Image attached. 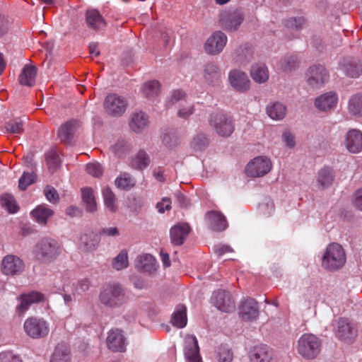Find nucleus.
I'll return each mask as SVG.
<instances>
[{
	"label": "nucleus",
	"mask_w": 362,
	"mask_h": 362,
	"mask_svg": "<svg viewBox=\"0 0 362 362\" xmlns=\"http://www.w3.org/2000/svg\"><path fill=\"white\" fill-rule=\"evenodd\" d=\"M99 300L107 308H117L127 303V297L121 285L109 284L102 288L99 294Z\"/></svg>",
	"instance_id": "f257e3e1"
},
{
	"label": "nucleus",
	"mask_w": 362,
	"mask_h": 362,
	"mask_svg": "<svg viewBox=\"0 0 362 362\" xmlns=\"http://www.w3.org/2000/svg\"><path fill=\"white\" fill-rule=\"evenodd\" d=\"M321 349L322 340L315 334H303L297 341V352L305 360L315 359Z\"/></svg>",
	"instance_id": "f03ea898"
},
{
	"label": "nucleus",
	"mask_w": 362,
	"mask_h": 362,
	"mask_svg": "<svg viewBox=\"0 0 362 362\" xmlns=\"http://www.w3.org/2000/svg\"><path fill=\"white\" fill-rule=\"evenodd\" d=\"M346 262V254L343 247L338 243L329 244L322 256V265L329 271L341 269Z\"/></svg>",
	"instance_id": "7ed1b4c3"
},
{
	"label": "nucleus",
	"mask_w": 362,
	"mask_h": 362,
	"mask_svg": "<svg viewBox=\"0 0 362 362\" xmlns=\"http://www.w3.org/2000/svg\"><path fill=\"white\" fill-rule=\"evenodd\" d=\"M334 334L339 340L352 343L358 335L356 325L346 317H339L332 321Z\"/></svg>",
	"instance_id": "20e7f679"
},
{
	"label": "nucleus",
	"mask_w": 362,
	"mask_h": 362,
	"mask_svg": "<svg viewBox=\"0 0 362 362\" xmlns=\"http://www.w3.org/2000/svg\"><path fill=\"white\" fill-rule=\"evenodd\" d=\"M60 252L61 250L58 242L50 238L41 239L35 247L36 257L42 262H52Z\"/></svg>",
	"instance_id": "39448f33"
},
{
	"label": "nucleus",
	"mask_w": 362,
	"mask_h": 362,
	"mask_svg": "<svg viewBox=\"0 0 362 362\" xmlns=\"http://www.w3.org/2000/svg\"><path fill=\"white\" fill-rule=\"evenodd\" d=\"M244 21L243 13L237 8L222 11L218 16L220 27L227 32L237 30Z\"/></svg>",
	"instance_id": "423d86ee"
},
{
	"label": "nucleus",
	"mask_w": 362,
	"mask_h": 362,
	"mask_svg": "<svg viewBox=\"0 0 362 362\" xmlns=\"http://www.w3.org/2000/svg\"><path fill=\"white\" fill-rule=\"evenodd\" d=\"M209 122L216 134L223 137L230 136L235 129L231 117L223 113L211 114Z\"/></svg>",
	"instance_id": "0eeeda50"
},
{
	"label": "nucleus",
	"mask_w": 362,
	"mask_h": 362,
	"mask_svg": "<svg viewBox=\"0 0 362 362\" xmlns=\"http://www.w3.org/2000/svg\"><path fill=\"white\" fill-rule=\"evenodd\" d=\"M127 100L116 93H109L104 102V107L108 115L114 117H120L127 107Z\"/></svg>",
	"instance_id": "6e6552de"
},
{
	"label": "nucleus",
	"mask_w": 362,
	"mask_h": 362,
	"mask_svg": "<svg viewBox=\"0 0 362 362\" xmlns=\"http://www.w3.org/2000/svg\"><path fill=\"white\" fill-rule=\"evenodd\" d=\"M24 330L31 338L38 339L46 337L49 332L48 325L42 318L31 317L24 322Z\"/></svg>",
	"instance_id": "1a4fd4ad"
},
{
	"label": "nucleus",
	"mask_w": 362,
	"mask_h": 362,
	"mask_svg": "<svg viewBox=\"0 0 362 362\" xmlns=\"http://www.w3.org/2000/svg\"><path fill=\"white\" fill-rule=\"evenodd\" d=\"M272 169L270 159L264 156H258L252 160L246 166L245 173L251 177H262Z\"/></svg>",
	"instance_id": "9d476101"
},
{
	"label": "nucleus",
	"mask_w": 362,
	"mask_h": 362,
	"mask_svg": "<svg viewBox=\"0 0 362 362\" xmlns=\"http://www.w3.org/2000/svg\"><path fill=\"white\" fill-rule=\"evenodd\" d=\"M308 83L314 88H321L329 81L327 69L321 65L310 66L306 73Z\"/></svg>",
	"instance_id": "9b49d317"
},
{
	"label": "nucleus",
	"mask_w": 362,
	"mask_h": 362,
	"mask_svg": "<svg viewBox=\"0 0 362 362\" xmlns=\"http://www.w3.org/2000/svg\"><path fill=\"white\" fill-rule=\"evenodd\" d=\"M45 300V295L39 291H33L22 293L17 298L19 303L16 307V313L18 316L21 317L29 310L32 304L42 302Z\"/></svg>",
	"instance_id": "f8f14e48"
},
{
	"label": "nucleus",
	"mask_w": 362,
	"mask_h": 362,
	"mask_svg": "<svg viewBox=\"0 0 362 362\" xmlns=\"http://www.w3.org/2000/svg\"><path fill=\"white\" fill-rule=\"evenodd\" d=\"M211 302L219 310L230 313L235 310V303L230 292L218 289L213 293Z\"/></svg>",
	"instance_id": "ddd939ff"
},
{
	"label": "nucleus",
	"mask_w": 362,
	"mask_h": 362,
	"mask_svg": "<svg viewBox=\"0 0 362 362\" xmlns=\"http://www.w3.org/2000/svg\"><path fill=\"white\" fill-rule=\"evenodd\" d=\"M228 42L226 35L221 31L214 32L206 40L204 49L211 55H216L221 53Z\"/></svg>",
	"instance_id": "4468645a"
},
{
	"label": "nucleus",
	"mask_w": 362,
	"mask_h": 362,
	"mask_svg": "<svg viewBox=\"0 0 362 362\" xmlns=\"http://www.w3.org/2000/svg\"><path fill=\"white\" fill-rule=\"evenodd\" d=\"M25 269L23 261L16 255H8L1 262L2 273L6 276H17L23 273Z\"/></svg>",
	"instance_id": "2eb2a0df"
},
{
	"label": "nucleus",
	"mask_w": 362,
	"mask_h": 362,
	"mask_svg": "<svg viewBox=\"0 0 362 362\" xmlns=\"http://www.w3.org/2000/svg\"><path fill=\"white\" fill-rule=\"evenodd\" d=\"M107 348L115 352H124L126 350V338L122 330L115 328L109 331L106 339Z\"/></svg>",
	"instance_id": "dca6fc26"
},
{
	"label": "nucleus",
	"mask_w": 362,
	"mask_h": 362,
	"mask_svg": "<svg viewBox=\"0 0 362 362\" xmlns=\"http://www.w3.org/2000/svg\"><path fill=\"white\" fill-rule=\"evenodd\" d=\"M228 82L237 90H247L250 86L247 74L239 69H233L229 71Z\"/></svg>",
	"instance_id": "f3484780"
},
{
	"label": "nucleus",
	"mask_w": 362,
	"mask_h": 362,
	"mask_svg": "<svg viewBox=\"0 0 362 362\" xmlns=\"http://www.w3.org/2000/svg\"><path fill=\"white\" fill-rule=\"evenodd\" d=\"M78 127L79 122L77 119H71L62 124L57 131V137L60 142L71 144Z\"/></svg>",
	"instance_id": "a211bd4d"
},
{
	"label": "nucleus",
	"mask_w": 362,
	"mask_h": 362,
	"mask_svg": "<svg viewBox=\"0 0 362 362\" xmlns=\"http://www.w3.org/2000/svg\"><path fill=\"white\" fill-rule=\"evenodd\" d=\"M85 22L88 28L95 32L105 29L107 22L97 9H88L85 14Z\"/></svg>",
	"instance_id": "6ab92c4d"
},
{
	"label": "nucleus",
	"mask_w": 362,
	"mask_h": 362,
	"mask_svg": "<svg viewBox=\"0 0 362 362\" xmlns=\"http://www.w3.org/2000/svg\"><path fill=\"white\" fill-rule=\"evenodd\" d=\"M239 314L245 321H252L259 315V307L257 301L251 298L244 299L240 303Z\"/></svg>",
	"instance_id": "aec40b11"
},
{
	"label": "nucleus",
	"mask_w": 362,
	"mask_h": 362,
	"mask_svg": "<svg viewBox=\"0 0 362 362\" xmlns=\"http://www.w3.org/2000/svg\"><path fill=\"white\" fill-rule=\"evenodd\" d=\"M149 116L143 111H135L131 114L129 126L132 132L141 133L149 125Z\"/></svg>",
	"instance_id": "412c9836"
},
{
	"label": "nucleus",
	"mask_w": 362,
	"mask_h": 362,
	"mask_svg": "<svg viewBox=\"0 0 362 362\" xmlns=\"http://www.w3.org/2000/svg\"><path fill=\"white\" fill-rule=\"evenodd\" d=\"M344 145L347 151L351 153H358L362 151V133L352 129L346 134Z\"/></svg>",
	"instance_id": "4be33fe9"
},
{
	"label": "nucleus",
	"mask_w": 362,
	"mask_h": 362,
	"mask_svg": "<svg viewBox=\"0 0 362 362\" xmlns=\"http://www.w3.org/2000/svg\"><path fill=\"white\" fill-rule=\"evenodd\" d=\"M185 356L189 362H201L199 348L194 335H187L185 339Z\"/></svg>",
	"instance_id": "5701e85b"
},
{
	"label": "nucleus",
	"mask_w": 362,
	"mask_h": 362,
	"mask_svg": "<svg viewBox=\"0 0 362 362\" xmlns=\"http://www.w3.org/2000/svg\"><path fill=\"white\" fill-rule=\"evenodd\" d=\"M190 232V228L187 223H178L171 228L170 230V240L173 245H182Z\"/></svg>",
	"instance_id": "b1692460"
},
{
	"label": "nucleus",
	"mask_w": 362,
	"mask_h": 362,
	"mask_svg": "<svg viewBox=\"0 0 362 362\" xmlns=\"http://www.w3.org/2000/svg\"><path fill=\"white\" fill-rule=\"evenodd\" d=\"M338 98L334 92H325L315 100V107L322 112L333 109L337 103Z\"/></svg>",
	"instance_id": "393cba45"
},
{
	"label": "nucleus",
	"mask_w": 362,
	"mask_h": 362,
	"mask_svg": "<svg viewBox=\"0 0 362 362\" xmlns=\"http://www.w3.org/2000/svg\"><path fill=\"white\" fill-rule=\"evenodd\" d=\"M249 356L250 362H274L272 351L266 346L254 347Z\"/></svg>",
	"instance_id": "a878e982"
},
{
	"label": "nucleus",
	"mask_w": 362,
	"mask_h": 362,
	"mask_svg": "<svg viewBox=\"0 0 362 362\" xmlns=\"http://www.w3.org/2000/svg\"><path fill=\"white\" fill-rule=\"evenodd\" d=\"M37 69L34 65L26 64L19 75L18 81L21 85L32 87L35 83Z\"/></svg>",
	"instance_id": "bb28decb"
},
{
	"label": "nucleus",
	"mask_w": 362,
	"mask_h": 362,
	"mask_svg": "<svg viewBox=\"0 0 362 362\" xmlns=\"http://www.w3.org/2000/svg\"><path fill=\"white\" fill-rule=\"evenodd\" d=\"M136 267L141 272L151 274L156 270V260L149 254H145L137 257Z\"/></svg>",
	"instance_id": "cd10ccee"
},
{
	"label": "nucleus",
	"mask_w": 362,
	"mask_h": 362,
	"mask_svg": "<svg viewBox=\"0 0 362 362\" xmlns=\"http://www.w3.org/2000/svg\"><path fill=\"white\" fill-rule=\"evenodd\" d=\"M210 228L215 231H223L228 227L226 217L220 212L210 211L208 213Z\"/></svg>",
	"instance_id": "c85d7f7f"
},
{
	"label": "nucleus",
	"mask_w": 362,
	"mask_h": 362,
	"mask_svg": "<svg viewBox=\"0 0 362 362\" xmlns=\"http://www.w3.org/2000/svg\"><path fill=\"white\" fill-rule=\"evenodd\" d=\"M250 76L257 83H264L269 79V71L264 64L258 63L252 66Z\"/></svg>",
	"instance_id": "c756f323"
},
{
	"label": "nucleus",
	"mask_w": 362,
	"mask_h": 362,
	"mask_svg": "<svg viewBox=\"0 0 362 362\" xmlns=\"http://www.w3.org/2000/svg\"><path fill=\"white\" fill-rule=\"evenodd\" d=\"M31 214L37 223L46 225L48 219L54 215V211L46 204H41L34 209Z\"/></svg>",
	"instance_id": "7c9ffc66"
},
{
	"label": "nucleus",
	"mask_w": 362,
	"mask_h": 362,
	"mask_svg": "<svg viewBox=\"0 0 362 362\" xmlns=\"http://www.w3.org/2000/svg\"><path fill=\"white\" fill-rule=\"evenodd\" d=\"M221 73L218 65L214 62L207 63L204 69V78L209 83L218 82L221 78Z\"/></svg>",
	"instance_id": "2f4dec72"
},
{
	"label": "nucleus",
	"mask_w": 362,
	"mask_h": 362,
	"mask_svg": "<svg viewBox=\"0 0 362 362\" xmlns=\"http://www.w3.org/2000/svg\"><path fill=\"white\" fill-rule=\"evenodd\" d=\"M334 180V170L329 167H325L319 170L317 181L322 189L329 187Z\"/></svg>",
	"instance_id": "473e14b6"
},
{
	"label": "nucleus",
	"mask_w": 362,
	"mask_h": 362,
	"mask_svg": "<svg viewBox=\"0 0 362 362\" xmlns=\"http://www.w3.org/2000/svg\"><path fill=\"white\" fill-rule=\"evenodd\" d=\"M100 239L97 234L93 232L84 233L80 238V245L86 251H91L96 248Z\"/></svg>",
	"instance_id": "72a5a7b5"
},
{
	"label": "nucleus",
	"mask_w": 362,
	"mask_h": 362,
	"mask_svg": "<svg viewBox=\"0 0 362 362\" xmlns=\"http://www.w3.org/2000/svg\"><path fill=\"white\" fill-rule=\"evenodd\" d=\"M150 157L144 150H139L137 153L132 158L131 165L137 170H143L150 164Z\"/></svg>",
	"instance_id": "f704fd0d"
},
{
	"label": "nucleus",
	"mask_w": 362,
	"mask_h": 362,
	"mask_svg": "<svg viewBox=\"0 0 362 362\" xmlns=\"http://www.w3.org/2000/svg\"><path fill=\"white\" fill-rule=\"evenodd\" d=\"M187 310L185 305H179L173 313L171 323L177 328H183L187 325Z\"/></svg>",
	"instance_id": "c9c22d12"
},
{
	"label": "nucleus",
	"mask_w": 362,
	"mask_h": 362,
	"mask_svg": "<svg viewBox=\"0 0 362 362\" xmlns=\"http://www.w3.org/2000/svg\"><path fill=\"white\" fill-rule=\"evenodd\" d=\"M82 200L86 205V211L88 212H94L96 211L97 205L93 194V190L91 188H83L81 189Z\"/></svg>",
	"instance_id": "e433bc0d"
},
{
	"label": "nucleus",
	"mask_w": 362,
	"mask_h": 362,
	"mask_svg": "<svg viewBox=\"0 0 362 362\" xmlns=\"http://www.w3.org/2000/svg\"><path fill=\"white\" fill-rule=\"evenodd\" d=\"M348 109L353 115L362 116V93L351 96L349 101Z\"/></svg>",
	"instance_id": "4c0bfd02"
},
{
	"label": "nucleus",
	"mask_w": 362,
	"mask_h": 362,
	"mask_svg": "<svg viewBox=\"0 0 362 362\" xmlns=\"http://www.w3.org/2000/svg\"><path fill=\"white\" fill-rule=\"evenodd\" d=\"M69 349L65 344H58L51 357L50 362H69Z\"/></svg>",
	"instance_id": "58836bf2"
},
{
	"label": "nucleus",
	"mask_w": 362,
	"mask_h": 362,
	"mask_svg": "<svg viewBox=\"0 0 362 362\" xmlns=\"http://www.w3.org/2000/svg\"><path fill=\"white\" fill-rule=\"evenodd\" d=\"M112 151L117 157H123L132 151V145L124 139H119L114 145L111 146Z\"/></svg>",
	"instance_id": "ea45409f"
},
{
	"label": "nucleus",
	"mask_w": 362,
	"mask_h": 362,
	"mask_svg": "<svg viewBox=\"0 0 362 362\" xmlns=\"http://www.w3.org/2000/svg\"><path fill=\"white\" fill-rule=\"evenodd\" d=\"M286 107L280 103H274L267 108V115L273 119H282L286 115Z\"/></svg>",
	"instance_id": "a19ab883"
},
{
	"label": "nucleus",
	"mask_w": 362,
	"mask_h": 362,
	"mask_svg": "<svg viewBox=\"0 0 362 362\" xmlns=\"http://www.w3.org/2000/svg\"><path fill=\"white\" fill-rule=\"evenodd\" d=\"M0 203L1 206L11 214H14L18 210V206L14 197L10 194H3L0 197Z\"/></svg>",
	"instance_id": "79ce46f5"
},
{
	"label": "nucleus",
	"mask_w": 362,
	"mask_h": 362,
	"mask_svg": "<svg viewBox=\"0 0 362 362\" xmlns=\"http://www.w3.org/2000/svg\"><path fill=\"white\" fill-rule=\"evenodd\" d=\"M115 183L117 188L124 190H129L134 186V180L133 177L127 173H124L117 177Z\"/></svg>",
	"instance_id": "37998d69"
},
{
	"label": "nucleus",
	"mask_w": 362,
	"mask_h": 362,
	"mask_svg": "<svg viewBox=\"0 0 362 362\" xmlns=\"http://www.w3.org/2000/svg\"><path fill=\"white\" fill-rule=\"evenodd\" d=\"M103 196L105 206L112 212L117 210L115 204L116 198L115 194L109 187H105L103 189Z\"/></svg>",
	"instance_id": "c03bdc74"
},
{
	"label": "nucleus",
	"mask_w": 362,
	"mask_h": 362,
	"mask_svg": "<svg viewBox=\"0 0 362 362\" xmlns=\"http://www.w3.org/2000/svg\"><path fill=\"white\" fill-rule=\"evenodd\" d=\"M46 163L49 170L54 172L60 165L61 160L56 151L51 150L46 154Z\"/></svg>",
	"instance_id": "a18cd8bd"
},
{
	"label": "nucleus",
	"mask_w": 362,
	"mask_h": 362,
	"mask_svg": "<svg viewBox=\"0 0 362 362\" xmlns=\"http://www.w3.org/2000/svg\"><path fill=\"white\" fill-rule=\"evenodd\" d=\"M209 145V139L203 134H197L191 142V147L195 151H202Z\"/></svg>",
	"instance_id": "49530a36"
},
{
	"label": "nucleus",
	"mask_w": 362,
	"mask_h": 362,
	"mask_svg": "<svg viewBox=\"0 0 362 362\" xmlns=\"http://www.w3.org/2000/svg\"><path fill=\"white\" fill-rule=\"evenodd\" d=\"M298 61L296 56H286L281 61L280 69L284 72H288L295 69L298 66Z\"/></svg>",
	"instance_id": "de8ad7c7"
},
{
	"label": "nucleus",
	"mask_w": 362,
	"mask_h": 362,
	"mask_svg": "<svg viewBox=\"0 0 362 362\" xmlns=\"http://www.w3.org/2000/svg\"><path fill=\"white\" fill-rule=\"evenodd\" d=\"M37 178L34 171L31 173L24 172L18 180V187L21 190H25L27 187L33 184Z\"/></svg>",
	"instance_id": "09e8293b"
},
{
	"label": "nucleus",
	"mask_w": 362,
	"mask_h": 362,
	"mask_svg": "<svg viewBox=\"0 0 362 362\" xmlns=\"http://www.w3.org/2000/svg\"><path fill=\"white\" fill-rule=\"evenodd\" d=\"M128 255L125 250H122L112 260V267L117 270H121L128 266Z\"/></svg>",
	"instance_id": "8fccbe9b"
},
{
	"label": "nucleus",
	"mask_w": 362,
	"mask_h": 362,
	"mask_svg": "<svg viewBox=\"0 0 362 362\" xmlns=\"http://www.w3.org/2000/svg\"><path fill=\"white\" fill-rule=\"evenodd\" d=\"M5 129L8 133L21 134L23 132V122L18 119L10 120L5 124Z\"/></svg>",
	"instance_id": "3c124183"
},
{
	"label": "nucleus",
	"mask_w": 362,
	"mask_h": 362,
	"mask_svg": "<svg viewBox=\"0 0 362 362\" xmlns=\"http://www.w3.org/2000/svg\"><path fill=\"white\" fill-rule=\"evenodd\" d=\"M344 70L348 76L356 78L362 73V64L360 63H351L344 66Z\"/></svg>",
	"instance_id": "603ef678"
},
{
	"label": "nucleus",
	"mask_w": 362,
	"mask_h": 362,
	"mask_svg": "<svg viewBox=\"0 0 362 362\" xmlns=\"http://www.w3.org/2000/svg\"><path fill=\"white\" fill-rule=\"evenodd\" d=\"M11 26V21L10 18L0 12V38L6 35Z\"/></svg>",
	"instance_id": "864d4df0"
},
{
	"label": "nucleus",
	"mask_w": 362,
	"mask_h": 362,
	"mask_svg": "<svg viewBox=\"0 0 362 362\" xmlns=\"http://www.w3.org/2000/svg\"><path fill=\"white\" fill-rule=\"evenodd\" d=\"M43 194L48 202L56 204L59 202V196L56 189L50 185H47L43 189Z\"/></svg>",
	"instance_id": "5fc2aeb1"
},
{
	"label": "nucleus",
	"mask_w": 362,
	"mask_h": 362,
	"mask_svg": "<svg viewBox=\"0 0 362 362\" xmlns=\"http://www.w3.org/2000/svg\"><path fill=\"white\" fill-rule=\"evenodd\" d=\"M218 358L220 362H231L233 354L229 348L221 345L218 349Z\"/></svg>",
	"instance_id": "6e6d98bb"
},
{
	"label": "nucleus",
	"mask_w": 362,
	"mask_h": 362,
	"mask_svg": "<svg viewBox=\"0 0 362 362\" xmlns=\"http://www.w3.org/2000/svg\"><path fill=\"white\" fill-rule=\"evenodd\" d=\"M86 171L93 177H99L103 175V168L98 163H91L86 165Z\"/></svg>",
	"instance_id": "4d7b16f0"
},
{
	"label": "nucleus",
	"mask_w": 362,
	"mask_h": 362,
	"mask_svg": "<svg viewBox=\"0 0 362 362\" xmlns=\"http://www.w3.org/2000/svg\"><path fill=\"white\" fill-rule=\"evenodd\" d=\"M74 291L77 294H81L88 291L90 288V281L87 279H83L77 281L76 285H74Z\"/></svg>",
	"instance_id": "13d9d810"
},
{
	"label": "nucleus",
	"mask_w": 362,
	"mask_h": 362,
	"mask_svg": "<svg viewBox=\"0 0 362 362\" xmlns=\"http://www.w3.org/2000/svg\"><path fill=\"white\" fill-rule=\"evenodd\" d=\"M163 144L169 148L175 147L177 145V136L174 134H165L162 137Z\"/></svg>",
	"instance_id": "bf43d9fd"
},
{
	"label": "nucleus",
	"mask_w": 362,
	"mask_h": 362,
	"mask_svg": "<svg viewBox=\"0 0 362 362\" xmlns=\"http://www.w3.org/2000/svg\"><path fill=\"white\" fill-rule=\"evenodd\" d=\"M158 211L160 214L164 213L165 211L171 209V201L170 198L164 197L162 200L156 204V206Z\"/></svg>",
	"instance_id": "052dcab7"
},
{
	"label": "nucleus",
	"mask_w": 362,
	"mask_h": 362,
	"mask_svg": "<svg viewBox=\"0 0 362 362\" xmlns=\"http://www.w3.org/2000/svg\"><path fill=\"white\" fill-rule=\"evenodd\" d=\"M0 362H22L19 356L11 352L0 353Z\"/></svg>",
	"instance_id": "680f3d73"
},
{
	"label": "nucleus",
	"mask_w": 362,
	"mask_h": 362,
	"mask_svg": "<svg viewBox=\"0 0 362 362\" xmlns=\"http://www.w3.org/2000/svg\"><path fill=\"white\" fill-rule=\"evenodd\" d=\"M305 21L303 18H291L286 21V25L288 28L300 29Z\"/></svg>",
	"instance_id": "e2e57ef3"
},
{
	"label": "nucleus",
	"mask_w": 362,
	"mask_h": 362,
	"mask_svg": "<svg viewBox=\"0 0 362 362\" xmlns=\"http://www.w3.org/2000/svg\"><path fill=\"white\" fill-rule=\"evenodd\" d=\"M354 206L362 211V188L357 189L353 196Z\"/></svg>",
	"instance_id": "0e129e2a"
},
{
	"label": "nucleus",
	"mask_w": 362,
	"mask_h": 362,
	"mask_svg": "<svg viewBox=\"0 0 362 362\" xmlns=\"http://www.w3.org/2000/svg\"><path fill=\"white\" fill-rule=\"evenodd\" d=\"M194 112V107L192 105L181 107L177 112L179 117L182 119H187Z\"/></svg>",
	"instance_id": "69168bd1"
},
{
	"label": "nucleus",
	"mask_w": 362,
	"mask_h": 362,
	"mask_svg": "<svg viewBox=\"0 0 362 362\" xmlns=\"http://www.w3.org/2000/svg\"><path fill=\"white\" fill-rule=\"evenodd\" d=\"M99 234L107 237H115L118 236L119 233L117 227H109L103 228Z\"/></svg>",
	"instance_id": "338daca9"
},
{
	"label": "nucleus",
	"mask_w": 362,
	"mask_h": 362,
	"mask_svg": "<svg viewBox=\"0 0 362 362\" xmlns=\"http://www.w3.org/2000/svg\"><path fill=\"white\" fill-rule=\"evenodd\" d=\"M161 88V85L157 80H151L144 84V90H158Z\"/></svg>",
	"instance_id": "774afa93"
}]
</instances>
